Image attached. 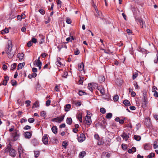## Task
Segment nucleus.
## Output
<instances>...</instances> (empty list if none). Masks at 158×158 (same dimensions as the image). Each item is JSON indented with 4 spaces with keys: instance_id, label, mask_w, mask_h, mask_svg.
Masks as SVG:
<instances>
[{
    "instance_id": "1",
    "label": "nucleus",
    "mask_w": 158,
    "mask_h": 158,
    "mask_svg": "<svg viewBox=\"0 0 158 158\" xmlns=\"http://www.w3.org/2000/svg\"><path fill=\"white\" fill-rule=\"evenodd\" d=\"M8 47L5 50L6 53L7 54V56L9 58H12L13 57L15 53L12 51V42L9 40L8 41Z\"/></svg>"
},
{
    "instance_id": "2",
    "label": "nucleus",
    "mask_w": 158,
    "mask_h": 158,
    "mask_svg": "<svg viewBox=\"0 0 158 158\" xmlns=\"http://www.w3.org/2000/svg\"><path fill=\"white\" fill-rule=\"evenodd\" d=\"M64 116L65 115L63 114L60 117H59L52 119V121L60 123L63 121Z\"/></svg>"
},
{
    "instance_id": "3",
    "label": "nucleus",
    "mask_w": 158,
    "mask_h": 158,
    "mask_svg": "<svg viewBox=\"0 0 158 158\" xmlns=\"http://www.w3.org/2000/svg\"><path fill=\"white\" fill-rule=\"evenodd\" d=\"M97 86V84L96 83H92L89 84L88 85V88L92 92L96 87Z\"/></svg>"
},
{
    "instance_id": "4",
    "label": "nucleus",
    "mask_w": 158,
    "mask_h": 158,
    "mask_svg": "<svg viewBox=\"0 0 158 158\" xmlns=\"http://www.w3.org/2000/svg\"><path fill=\"white\" fill-rule=\"evenodd\" d=\"M12 136L13 137L14 141L17 140L19 136V131H14V132L12 134Z\"/></svg>"
},
{
    "instance_id": "5",
    "label": "nucleus",
    "mask_w": 158,
    "mask_h": 158,
    "mask_svg": "<svg viewBox=\"0 0 158 158\" xmlns=\"http://www.w3.org/2000/svg\"><path fill=\"white\" fill-rule=\"evenodd\" d=\"M148 105V99H142V107L143 108L146 107Z\"/></svg>"
},
{
    "instance_id": "6",
    "label": "nucleus",
    "mask_w": 158,
    "mask_h": 158,
    "mask_svg": "<svg viewBox=\"0 0 158 158\" xmlns=\"http://www.w3.org/2000/svg\"><path fill=\"white\" fill-rule=\"evenodd\" d=\"M85 135L83 133L80 134V136L78 137V140L79 142H81L85 140Z\"/></svg>"
},
{
    "instance_id": "7",
    "label": "nucleus",
    "mask_w": 158,
    "mask_h": 158,
    "mask_svg": "<svg viewBox=\"0 0 158 158\" xmlns=\"http://www.w3.org/2000/svg\"><path fill=\"white\" fill-rule=\"evenodd\" d=\"M85 119L87 125H89L91 124L92 121L90 116L87 115L85 117Z\"/></svg>"
},
{
    "instance_id": "8",
    "label": "nucleus",
    "mask_w": 158,
    "mask_h": 158,
    "mask_svg": "<svg viewBox=\"0 0 158 158\" xmlns=\"http://www.w3.org/2000/svg\"><path fill=\"white\" fill-rule=\"evenodd\" d=\"M78 68L79 71H82L84 73V65L83 63H81L78 64Z\"/></svg>"
},
{
    "instance_id": "9",
    "label": "nucleus",
    "mask_w": 158,
    "mask_h": 158,
    "mask_svg": "<svg viewBox=\"0 0 158 158\" xmlns=\"http://www.w3.org/2000/svg\"><path fill=\"white\" fill-rule=\"evenodd\" d=\"M42 141L44 143L45 145H46L48 143V139L47 135H45L44 136H43Z\"/></svg>"
},
{
    "instance_id": "10",
    "label": "nucleus",
    "mask_w": 158,
    "mask_h": 158,
    "mask_svg": "<svg viewBox=\"0 0 158 158\" xmlns=\"http://www.w3.org/2000/svg\"><path fill=\"white\" fill-rule=\"evenodd\" d=\"M9 154L10 156L14 157L16 155V152L15 149L11 148L10 150Z\"/></svg>"
},
{
    "instance_id": "11",
    "label": "nucleus",
    "mask_w": 158,
    "mask_h": 158,
    "mask_svg": "<svg viewBox=\"0 0 158 158\" xmlns=\"http://www.w3.org/2000/svg\"><path fill=\"white\" fill-rule=\"evenodd\" d=\"M121 136L123 139H125V141H127L129 137L128 134L125 132H123L122 134L121 135Z\"/></svg>"
},
{
    "instance_id": "12",
    "label": "nucleus",
    "mask_w": 158,
    "mask_h": 158,
    "mask_svg": "<svg viewBox=\"0 0 158 158\" xmlns=\"http://www.w3.org/2000/svg\"><path fill=\"white\" fill-rule=\"evenodd\" d=\"M137 20L139 23L140 26L142 28H143L144 27H145V23L144 22L142 19H139Z\"/></svg>"
},
{
    "instance_id": "13",
    "label": "nucleus",
    "mask_w": 158,
    "mask_h": 158,
    "mask_svg": "<svg viewBox=\"0 0 158 158\" xmlns=\"http://www.w3.org/2000/svg\"><path fill=\"white\" fill-rule=\"evenodd\" d=\"M152 148L151 145L149 143H145L144 145V148L145 150H149Z\"/></svg>"
},
{
    "instance_id": "14",
    "label": "nucleus",
    "mask_w": 158,
    "mask_h": 158,
    "mask_svg": "<svg viewBox=\"0 0 158 158\" xmlns=\"http://www.w3.org/2000/svg\"><path fill=\"white\" fill-rule=\"evenodd\" d=\"M23 149L22 147L20 146L19 147L18 151L19 153V157L20 158H22L21 153L23 152Z\"/></svg>"
},
{
    "instance_id": "15",
    "label": "nucleus",
    "mask_w": 158,
    "mask_h": 158,
    "mask_svg": "<svg viewBox=\"0 0 158 158\" xmlns=\"http://www.w3.org/2000/svg\"><path fill=\"white\" fill-rule=\"evenodd\" d=\"M31 133L30 132H26L24 134V136L27 139H30L31 138Z\"/></svg>"
},
{
    "instance_id": "16",
    "label": "nucleus",
    "mask_w": 158,
    "mask_h": 158,
    "mask_svg": "<svg viewBox=\"0 0 158 158\" xmlns=\"http://www.w3.org/2000/svg\"><path fill=\"white\" fill-rule=\"evenodd\" d=\"M60 60L61 58L60 57L57 58L56 61V63L57 65L59 67H60L62 65V64L60 62Z\"/></svg>"
},
{
    "instance_id": "17",
    "label": "nucleus",
    "mask_w": 158,
    "mask_h": 158,
    "mask_svg": "<svg viewBox=\"0 0 158 158\" xmlns=\"http://www.w3.org/2000/svg\"><path fill=\"white\" fill-rule=\"evenodd\" d=\"M9 80V77L7 76H6L3 81L2 84L6 85H7V81Z\"/></svg>"
},
{
    "instance_id": "18",
    "label": "nucleus",
    "mask_w": 158,
    "mask_h": 158,
    "mask_svg": "<svg viewBox=\"0 0 158 158\" xmlns=\"http://www.w3.org/2000/svg\"><path fill=\"white\" fill-rule=\"evenodd\" d=\"M31 143L34 146H37L39 144L38 141L36 139H32L31 141Z\"/></svg>"
},
{
    "instance_id": "19",
    "label": "nucleus",
    "mask_w": 158,
    "mask_h": 158,
    "mask_svg": "<svg viewBox=\"0 0 158 158\" xmlns=\"http://www.w3.org/2000/svg\"><path fill=\"white\" fill-rule=\"evenodd\" d=\"M71 106L69 104L66 105L64 106V110L65 111L68 112Z\"/></svg>"
},
{
    "instance_id": "20",
    "label": "nucleus",
    "mask_w": 158,
    "mask_h": 158,
    "mask_svg": "<svg viewBox=\"0 0 158 158\" xmlns=\"http://www.w3.org/2000/svg\"><path fill=\"white\" fill-rule=\"evenodd\" d=\"M25 65V63L24 62L19 64L18 66L17 69L19 70L20 69H22Z\"/></svg>"
},
{
    "instance_id": "21",
    "label": "nucleus",
    "mask_w": 158,
    "mask_h": 158,
    "mask_svg": "<svg viewBox=\"0 0 158 158\" xmlns=\"http://www.w3.org/2000/svg\"><path fill=\"white\" fill-rule=\"evenodd\" d=\"M77 118L78 119L79 121L81 123L82 122V113H79L77 116Z\"/></svg>"
},
{
    "instance_id": "22",
    "label": "nucleus",
    "mask_w": 158,
    "mask_h": 158,
    "mask_svg": "<svg viewBox=\"0 0 158 158\" xmlns=\"http://www.w3.org/2000/svg\"><path fill=\"white\" fill-rule=\"evenodd\" d=\"M105 77L102 76H100L98 78L99 81L101 83L105 81Z\"/></svg>"
},
{
    "instance_id": "23",
    "label": "nucleus",
    "mask_w": 158,
    "mask_h": 158,
    "mask_svg": "<svg viewBox=\"0 0 158 158\" xmlns=\"http://www.w3.org/2000/svg\"><path fill=\"white\" fill-rule=\"evenodd\" d=\"M11 145L9 144V145H8L7 148H6L4 150V152L5 153H8L9 152H10V150L11 149Z\"/></svg>"
},
{
    "instance_id": "24",
    "label": "nucleus",
    "mask_w": 158,
    "mask_h": 158,
    "mask_svg": "<svg viewBox=\"0 0 158 158\" xmlns=\"http://www.w3.org/2000/svg\"><path fill=\"white\" fill-rule=\"evenodd\" d=\"M40 57H39L37 60H35V64L36 65L38 66L40 65H42V63L40 60Z\"/></svg>"
},
{
    "instance_id": "25",
    "label": "nucleus",
    "mask_w": 158,
    "mask_h": 158,
    "mask_svg": "<svg viewBox=\"0 0 158 158\" xmlns=\"http://www.w3.org/2000/svg\"><path fill=\"white\" fill-rule=\"evenodd\" d=\"M24 56V54L22 53H19L17 55L18 58L20 60H22L23 59Z\"/></svg>"
},
{
    "instance_id": "26",
    "label": "nucleus",
    "mask_w": 158,
    "mask_h": 158,
    "mask_svg": "<svg viewBox=\"0 0 158 158\" xmlns=\"http://www.w3.org/2000/svg\"><path fill=\"white\" fill-rule=\"evenodd\" d=\"M123 103L126 106H129L131 105L130 102L127 100H124Z\"/></svg>"
},
{
    "instance_id": "27",
    "label": "nucleus",
    "mask_w": 158,
    "mask_h": 158,
    "mask_svg": "<svg viewBox=\"0 0 158 158\" xmlns=\"http://www.w3.org/2000/svg\"><path fill=\"white\" fill-rule=\"evenodd\" d=\"M98 90L99 91L100 93L103 95L105 94V90L102 87H99L98 88Z\"/></svg>"
},
{
    "instance_id": "28",
    "label": "nucleus",
    "mask_w": 158,
    "mask_h": 158,
    "mask_svg": "<svg viewBox=\"0 0 158 158\" xmlns=\"http://www.w3.org/2000/svg\"><path fill=\"white\" fill-rule=\"evenodd\" d=\"M52 132L55 134L57 133V128L56 126H53L52 128Z\"/></svg>"
},
{
    "instance_id": "29",
    "label": "nucleus",
    "mask_w": 158,
    "mask_h": 158,
    "mask_svg": "<svg viewBox=\"0 0 158 158\" xmlns=\"http://www.w3.org/2000/svg\"><path fill=\"white\" fill-rule=\"evenodd\" d=\"M86 154V153L85 151H82L81 152L79 155V156L80 158H82L84 157Z\"/></svg>"
},
{
    "instance_id": "30",
    "label": "nucleus",
    "mask_w": 158,
    "mask_h": 158,
    "mask_svg": "<svg viewBox=\"0 0 158 158\" xmlns=\"http://www.w3.org/2000/svg\"><path fill=\"white\" fill-rule=\"evenodd\" d=\"M72 120L71 118H68L67 119L66 123L69 125L71 124L72 123Z\"/></svg>"
},
{
    "instance_id": "31",
    "label": "nucleus",
    "mask_w": 158,
    "mask_h": 158,
    "mask_svg": "<svg viewBox=\"0 0 158 158\" xmlns=\"http://www.w3.org/2000/svg\"><path fill=\"white\" fill-rule=\"evenodd\" d=\"M39 102L37 101L35 102L33 104L32 108L37 107L38 106H39Z\"/></svg>"
},
{
    "instance_id": "32",
    "label": "nucleus",
    "mask_w": 158,
    "mask_h": 158,
    "mask_svg": "<svg viewBox=\"0 0 158 158\" xmlns=\"http://www.w3.org/2000/svg\"><path fill=\"white\" fill-rule=\"evenodd\" d=\"M112 114L110 113H109L107 114L106 118L108 119H110L112 117Z\"/></svg>"
},
{
    "instance_id": "33",
    "label": "nucleus",
    "mask_w": 158,
    "mask_h": 158,
    "mask_svg": "<svg viewBox=\"0 0 158 158\" xmlns=\"http://www.w3.org/2000/svg\"><path fill=\"white\" fill-rule=\"evenodd\" d=\"M157 53L156 55V57L155 58L154 60V63L156 64L158 63V51H157Z\"/></svg>"
},
{
    "instance_id": "34",
    "label": "nucleus",
    "mask_w": 158,
    "mask_h": 158,
    "mask_svg": "<svg viewBox=\"0 0 158 158\" xmlns=\"http://www.w3.org/2000/svg\"><path fill=\"white\" fill-rule=\"evenodd\" d=\"M35 156V158H37L40 155V152L39 151H35L34 152Z\"/></svg>"
},
{
    "instance_id": "35",
    "label": "nucleus",
    "mask_w": 158,
    "mask_h": 158,
    "mask_svg": "<svg viewBox=\"0 0 158 158\" xmlns=\"http://www.w3.org/2000/svg\"><path fill=\"white\" fill-rule=\"evenodd\" d=\"M134 139L135 140H136L138 141H139L141 139V138L140 136H138V135H135L134 136Z\"/></svg>"
},
{
    "instance_id": "36",
    "label": "nucleus",
    "mask_w": 158,
    "mask_h": 158,
    "mask_svg": "<svg viewBox=\"0 0 158 158\" xmlns=\"http://www.w3.org/2000/svg\"><path fill=\"white\" fill-rule=\"evenodd\" d=\"M155 154L154 153H150L149 155L147 156V158H152L155 156Z\"/></svg>"
},
{
    "instance_id": "37",
    "label": "nucleus",
    "mask_w": 158,
    "mask_h": 158,
    "mask_svg": "<svg viewBox=\"0 0 158 158\" xmlns=\"http://www.w3.org/2000/svg\"><path fill=\"white\" fill-rule=\"evenodd\" d=\"M68 145L67 142L66 141H64L62 143V146L64 147V148H67V146Z\"/></svg>"
},
{
    "instance_id": "38",
    "label": "nucleus",
    "mask_w": 158,
    "mask_h": 158,
    "mask_svg": "<svg viewBox=\"0 0 158 158\" xmlns=\"http://www.w3.org/2000/svg\"><path fill=\"white\" fill-rule=\"evenodd\" d=\"M17 64L16 63H14L11 65L10 69L11 70H14L16 68Z\"/></svg>"
},
{
    "instance_id": "39",
    "label": "nucleus",
    "mask_w": 158,
    "mask_h": 158,
    "mask_svg": "<svg viewBox=\"0 0 158 158\" xmlns=\"http://www.w3.org/2000/svg\"><path fill=\"white\" fill-rule=\"evenodd\" d=\"M118 95H115L113 97V100L114 102H116L118 99Z\"/></svg>"
},
{
    "instance_id": "40",
    "label": "nucleus",
    "mask_w": 158,
    "mask_h": 158,
    "mask_svg": "<svg viewBox=\"0 0 158 158\" xmlns=\"http://www.w3.org/2000/svg\"><path fill=\"white\" fill-rule=\"evenodd\" d=\"M9 32V29L8 28H6L4 29V30H2V34H5L6 33H8Z\"/></svg>"
},
{
    "instance_id": "41",
    "label": "nucleus",
    "mask_w": 158,
    "mask_h": 158,
    "mask_svg": "<svg viewBox=\"0 0 158 158\" xmlns=\"http://www.w3.org/2000/svg\"><path fill=\"white\" fill-rule=\"evenodd\" d=\"M127 145L123 144L122 145V148L124 150H125L127 149Z\"/></svg>"
},
{
    "instance_id": "42",
    "label": "nucleus",
    "mask_w": 158,
    "mask_h": 158,
    "mask_svg": "<svg viewBox=\"0 0 158 158\" xmlns=\"http://www.w3.org/2000/svg\"><path fill=\"white\" fill-rule=\"evenodd\" d=\"M100 111L102 114H105L106 113V110L104 108H101L100 109Z\"/></svg>"
},
{
    "instance_id": "43",
    "label": "nucleus",
    "mask_w": 158,
    "mask_h": 158,
    "mask_svg": "<svg viewBox=\"0 0 158 158\" xmlns=\"http://www.w3.org/2000/svg\"><path fill=\"white\" fill-rule=\"evenodd\" d=\"M28 121L30 123H32L34 122L35 119L33 118H30L28 119Z\"/></svg>"
},
{
    "instance_id": "44",
    "label": "nucleus",
    "mask_w": 158,
    "mask_h": 158,
    "mask_svg": "<svg viewBox=\"0 0 158 158\" xmlns=\"http://www.w3.org/2000/svg\"><path fill=\"white\" fill-rule=\"evenodd\" d=\"M134 86L135 87V88L136 89H139V86L137 83V82L136 81H134Z\"/></svg>"
},
{
    "instance_id": "45",
    "label": "nucleus",
    "mask_w": 158,
    "mask_h": 158,
    "mask_svg": "<svg viewBox=\"0 0 158 158\" xmlns=\"http://www.w3.org/2000/svg\"><path fill=\"white\" fill-rule=\"evenodd\" d=\"M138 74L137 73H135L133 74L132 76V78L133 80L135 79L138 76Z\"/></svg>"
},
{
    "instance_id": "46",
    "label": "nucleus",
    "mask_w": 158,
    "mask_h": 158,
    "mask_svg": "<svg viewBox=\"0 0 158 158\" xmlns=\"http://www.w3.org/2000/svg\"><path fill=\"white\" fill-rule=\"evenodd\" d=\"M46 114V112L44 111H42L40 112V115L42 117H44Z\"/></svg>"
},
{
    "instance_id": "47",
    "label": "nucleus",
    "mask_w": 158,
    "mask_h": 158,
    "mask_svg": "<svg viewBox=\"0 0 158 158\" xmlns=\"http://www.w3.org/2000/svg\"><path fill=\"white\" fill-rule=\"evenodd\" d=\"M39 12L42 15H44L45 13V11L43 9H40L39 10Z\"/></svg>"
},
{
    "instance_id": "48",
    "label": "nucleus",
    "mask_w": 158,
    "mask_h": 158,
    "mask_svg": "<svg viewBox=\"0 0 158 158\" xmlns=\"http://www.w3.org/2000/svg\"><path fill=\"white\" fill-rule=\"evenodd\" d=\"M51 102V101L49 100L47 101L46 102V106H49Z\"/></svg>"
},
{
    "instance_id": "49",
    "label": "nucleus",
    "mask_w": 158,
    "mask_h": 158,
    "mask_svg": "<svg viewBox=\"0 0 158 158\" xmlns=\"http://www.w3.org/2000/svg\"><path fill=\"white\" fill-rule=\"evenodd\" d=\"M25 103L27 104V106L28 107L30 105L31 101L29 100H27Z\"/></svg>"
},
{
    "instance_id": "50",
    "label": "nucleus",
    "mask_w": 158,
    "mask_h": 158,
    "mask_svg": "<svg viewBox=\"0 0 158 158\" xmlns=\"http://www.w3.org/2000/svg\"><path fill=\"white\" fill-rule=\"evenodd\" d=\"M39 36L41 38V40H43L44 41V40L45 39L44 36L43 35L41 34H40L39 35Z\"/></svg>"
},
{
    "instance_id": "51",
    "label": "nucleus",
    "mask_w": 158,
    "mask_h": 158,
    "mask_svg": "<svg viewBox=\"0 0 158 158\" xmlns=\"http://www.w3.org/2000/svg\"><path fill=\"white\" fill-rule=\"evenodd\" d=\"M32 44V43L31 41H29L27 44V46L29 47H31Z\"/></svg>"
},
{
    "instance_id": "52",
    "label": "nucleus",
    "mask_w": 158,
    "mask_h": 158,
    "mask_svg": "<svg viewBox=\"0 0 158 158\" xmlns=\"http://www.w3.org/2000/svg\"><path fill=\"white\" fill-rule=\"evenodd\" d=\"M94 137L95 139H97L98 140H99V137L98 134H95Z\"/></svg>"
},
{
    "instance_id": "53",
    "label": "nucleus",
    "mask_w": 158,
    "mask_h": 158,
    "mask_svg": "<svg viewBox=\"0 0 158 158\" xmlns=\"http://www.w3.org/2000/svg\"><path fill=\"white\" fill-rule=\"evenodd\" d=\"M31 128V127L28 125H26L24 127L23 129L24 130L29 129Z\"/></svg>"
},
{
    "instance_id": "54",
    "label": "nucleus",
    "mask_w": 158,
    "mask_h": 158,
    "mask_svg": "<svg viewBox=\"0 0 158 158\" xmlns=\"http://www.w3.org/2000/svg\"><path fill=\"white\" fill-rule=\"evenodd\" d=\"M143 98L142 99H148L146 96V92H145L143 93Z\"/></svg>"
},
{
    "instance_id": "55",
    "label": "nucleus",
    "mask_w": 158,
    "mask_h": 158,
    "mask_svg": "<svg viewBox=\"0 0 158 158\" xmlns=\"http://www.w3.org/2000/svg\"><path fill=\"white\" fill-rule=\"evenodd\" d=\"M27 121V119L24 118H22L21 119L20 122L23 123L24 122H25Z\"/></svg>"
},
{
    "instance_id": "56",
    "label": "nucleus",
    "mask_w": 158,
    "mask_h": 158,
    "mask_svg": "<svg viewBox=\"0 0 158 158\" xmlns=\"http://www.w3.org/2000/svg\"><path fill=\"white\" fill-rule=\"evenodd\" d=\"M85 92H83L81 90H80L79 92V94L80 96H81L84 95V94H85Z\"/></svg>"
},
{
    "instance_id": "57",
    "label": "nucleus",
    "mask_w": 158,
    "mask_h": 158,
    "mask_svg": "<svg viewBox=\"0 0 158 158\" xmlns=\"http://www.w3.org/2000/svg\"><path fill=\"white\" fill-rule=\"evenodd\" d=\"M31 41L32 43H36L37 42V40L35 38H32Z\"/></svg>"
},
{
    "instance_id": "58",
    "label": "nucleus",
    "mask_w": 158,
    "mask_h": 158,
    "mask_svg": "<svg viewBox=\"0 0 158 158\" xmlns=\"http://www.w3.org/2000/svg\"><path fill=\"white\" fill-rule=\"evenodd\" d=\"M154 92V96L156 97H158V92L157 91H155Z\"/></svg>"
},
{
    "instance_id": "59",
    "label": "nucleus",
    "mask_w": 158,
    "mask_h": 158,
    "mask_svg": "<svg viewBox=\"0 0 158 158\" xmlns=\"http://www.w3.org/2000/svg\"><path fill=\"white\" fill-rule=\"evenodd\" d=\"M157 89V88L156 86H153L152 89V92H154L155 91H156V90Z\"/></svg>"
},
{
    "instance_id": "60",
    "label": "nucleus",
    "mask_w": 158,
    "mask_h": 158,
    "mask_svg": "<svg viewBox=\"0 0 158 158\" xmlns=\"http://www.w3.org/2000/svg\"><path fill=\"white\" fill-rule=\"evenodd\" d=\"M32 71L34 73H36L37 71V69L35 68H33L32 69Z\"/></svg>"
},
{
    "instance_id": "61",
    "label": "nucleus",
    "mask_w": 158,
    "mask_h": 158,
    "mask_svg": "<svg viewBox=\"0 0 158 158\" xmlns=\"http://www.w3.org/2000/svg\"><path fill=\"white\" fill-rule=\"evenodd\" d=\"M11 84L13 86H14L16 84V81L15 80H14V81H11Z\"/></svg>"
},
{
    "instance_id": "62",
    "label": "nucleus",
    "mask_w": 158,
    "mask_h": 158,
    "mask_svg": "<svg viewBox=\"0 0 158 158\" xmlns=\"http://www.w3.org/2000/svg\"><path fill=\"white\" fill-rule=\"evenodd\" d=\"M93 6H94V9H95L97 13H98H98L99 12V11H98V9H97V6L95 5H93Z\"/></svg>"
},
{
    "instance_id": "63",
    "label": "nucleus",
    "mask_w": 158,
    "mask_h": 158,
    "mask_svg": "<svg viewBox=\"0 0 158 158\" xmlns=\"http://www.w3.org/2000/svg\"><path fill=\"white\" fill-rule=\"evenodd\" d=\"M2 68H3V69L4 70H6V69H7V66L6 65H5V64H3V66H2Z\"/></svg>"
},
{
    "instance_id": "64",
    "label": "nucleus",
    "mask_w": 158,
    "mask_h": 158,
    "mask_svg": "<svg viewBox=\"0 0 158 158\" xmlns=\"http://www.w3.org/2000/svg\"><path fill=\"white\" fill-rule=\"evenodd\" d=\"M57 4L59 5H60V7L61 6V3H62V2H61V1H60V0H57Z\"/></svg>"
}]
</instances>
